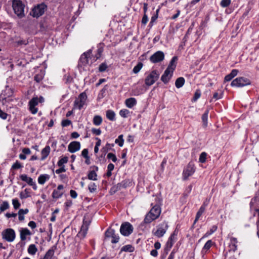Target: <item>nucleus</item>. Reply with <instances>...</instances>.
Segmentation results:
<instances>
[{"label":"nucleus","instance_id":"nucleus-14","mask_svg":"<svg viewBox=\"0 0 259 259\" xmlns=\"http://www.w3.org/2000/svg\"><path fill=\"white\" fill-rule=\"evenodd\" d=\"M131 185L132 183L129 180H124L121 183H119L117 185L113 186L111 189V191H113L114 193H115L117 191H119L122 188H126L130 186Z\"/></svg>","mask_w":259,"mask_h":259},{"label":"nucleus","instance_id":"nucleus-16","mask_svg":"<svg viewBox=\"0 0 259 259\" xmlns=\"http://www.w3.org/2000/svg\"><path fill=\"white\" fill-rule=\"evenodd\" d=\"M105 238H112V243H117L119 241V237L115 234V231L111 228L108 229L105 233Z\"/></svg>","mask_w":259,"mask_h":259},{"label":"nucleus","instance_id":"nucleus-35","mask_svg":"<svg viewBox=\"0 0 259 259\" xmlns=\"http://www.w3.org/2000/svg\"><path fill=\"white\" fill-rule=\"evenodd\" d=\"M88 179L91 180L96 181L97 180V175L95 170L90 171L88 174Z\"/></svg>","mask_w":259,"mask_h":259},{"label":"nucleus","instance_id":"nucleus-51","mask_svg":"<svg viewBox=\"0 0 259 259\" xmlns=\"http://www.w3.org/2000/svg\"><path fill=\"white\" fill-rule=\"evenodd\" d=\"M29 41L28 39H19L15 41V43L18 46L26 45L28 44Z\"/></svg>","mask_w":259,"mask_h":259},{"label":"nucleus","instance_id":"nucleus-24","mask_svg":"<svg viewBox=\"0 0 259 259\" xmlns=\"http://www.w3.org/2000/svg\"><path fill=\"white\" fill-rule=\"evenodd\" d=\"M31 154L30 150L28 148H24L22 149V152L19 154V157L21 160H25L26 157Z\"/></svg>","mask_w":259,"mask_h":259},{"label":"nucleus","instance_id":"nucleus-4","mask_svg":"<svg viewBox=\"0 0 259 259\" xmlns=\"http://www.w3.org/2000/svg\"><path fill=\"white\" fill-rule=\"evenodd\" d=\"M250 84L251 81L249 79L245 77H238L232 80L231 83V86L236 88H242Z\"/></svg>","mask_w":259,"mask_h":259},{"label":"nucleus","instance_id":"nucleus-10","mask_svg":"<svg viewBox=\"0 0 259 259\" xmlns=\"http://www.w3.org/2000/svg\"><path fill=\"white\" fill-rule=\"evenodd\" d=\"M164 54L162 51H158L150 56L149 60L152 63H157L162 62L164 59Z\"/></svg>","mask_w":259,"mask_h":259},{"label":"nucleus","instance_id":"nucleus-64","mask_svg":"<svg viewBox=\"0 0 259 259\" xmlns=\"http://www.w3.org/2000/svg\"><path fill=\"white\" fill-rule=\"evenodd\" d=\"M177 236L176 231H175L172 234H171L170 236L169 237L168 240L171 241L172 242H175L176 240V236Z\"/></svg>","mask_w":259,"mask_h":259},{"label":"nucleus","instance_id":"nucleus-50","mask_svg":"<svg viewBox=\"0 0 259 259\" xmlns=\"http://www.w3.org/2000/svg\"><path fill=\"white\" fill-rule=\"evenodd\" d=\"M54 254V251L53 249H49L46 253L43 259H51Z\"/></svg>","mask_w":259,"mask_h":259},{"label":"nucleus","instance_id":"nucleus-40","mask_svg":"<svg viewBox=\"0 0 259 259\" xmlns=\"http://www.w3.org/2000/svg\"><path fill=\"white\" fill-rule=\"evenodd\" d=\"M9 204L8 201H4L0 205L1 212H3L9 208Z\"/></svg>","mask_w":259,"mask_h":259},{"label":"nucleus","instance_id":"nucleus-43","mask_svg":"<svg viewBox=\"0 0 259 259\" xmlns=\"http://www.w3.org/2000/svg\"><path fill=\"white\" fill-rule=\"evenodd\" d=\"M212 245V241L211 240H208L204 244V245L203 247V249H202V251H206L208 250H209V248L211 247Z\"/></svg>","mask_w":259,"mask_h":259},{"label":"nucleus","instance_id":"nucleus-49","mask_svg":"<svg viewBox=\"0 0 259 259\" xmlns=\"http://www.w3.org/2000/svg\"><path fill=\"white\" fill-rule=\"evenodd\" d=\"M107 158L109 160H112L113 162H116L117 160V157L116 155L112 153H109L107 155Z\"/></svg>","mask_w":259,"mask_h":259},{"label":"nucleus","instance_id":"nucleus-61","mask_svg":"<svg viewBox=\"0 0 259 259\" xmlns=\"http://www.w3.org/2000/svg\"><path fill=\"white\" fill-rule=\"evenodd\" d=\"M92 133L94 135L99 136L101 134V130L100 128H92L91 130Z\"/></svg>","mask_w":259,"mask_h":259},{"label":"nucleus","instance_id":"nucleus-57","mask_svg":"<svg viewBox=\"0 0 259 259\" xmlns=\"http://www.w3.org/2000/svg\"><path fill=\"white\" fill-rule=\"evenodd\" d=\"M12 203L14 206V208L15 209H17L19 208L20 206V203H19V201L17 199H14L12 200Z\"/></svg>","mask_w":259,"mask_h":259},{"label":"nucleus","instance_id":"nucleus-9","mask_svg":"<svg viewBox=\"0 0 259 259\" xmlns=\"http://www.w3.org/2000/svg\"><path fill=\"white\" fill-rule=\"evenodd\" d=\"M47 6L44 3L34 6L33 7V17L37 18L42 16L47 10Z\"/></svg>","mask_w":259,"mask_h":259},{"label":"nucleus","instance_id":"nucleus-12","mask_svg":"<svg viewBox=\"0 0 259 259\" xmlns=\"http://www.w3.org/2000/svg\"><path fill=\"white\" fill-rule=\"evenodd\" d=\"M3 238L8 242L13 241L15 238V233L12 229H7L2 233Z\"/></svg>","mask_w":259,"mask_h":259},{"label":"nucleus","instance_id":"nucleus-26","mask_svg":"<svg viewBox=\"0 0 259 259\" xmlns=\"http://www.w3.org/2000/svg\"><path fill=\"white\" fill-rule=\"evenodd\" d=\"M50 178V176L48 174L40 175L38 178V182L40 185H43Z\"/></svg>","mask_w":259,"mask_h":259},{"label":"nucleus","instance_id":"nucleus-17","mask_svg":"<svg viewBox=\"0 0 259 259\" xmlns=\"http://www.w3.org/2000/svg\"><path fill=\"white\" fill-rule=\"evenodd\" d=\"M50 152V147L49 146H46L41 151L40 156L37 157L35 155H33V160H44L49 154Z\"/></svg>","mask_w":259,"mask_h":259},{"label":"nucleus","instance_id":"nucleus-44","mask_svg":"<svg viewBox=\"0 0 259 259\" xmlns=\"http://www.w3.org/2000/svg\"><path fill=\"white\" fill-rule=\"evenodd\" d=\"M114 144L107 143L106 146L101 149V151L104 153H107L108 150L111 149L112 147H114Z\"/></svg>","mask_w":259,"mask_h":259},{"label":"nucleus","instance_id":"nucleus-5","mask_svg":"<svg viewBox=\"0 0 259 259\" xmlns=\"http://www.w3.org/2000/svg\"><path fill=\"white\" fill-rule=\"evenodd\" d=\"M159 73L157 70H152L145 78V84L147 86H151L159 78Z\"/></svg>","mask_w":259,"mask_h":259},{"label":"nucleus","instance_id":"nucleus-25","mask_svg":"<svg viewBox=\"0 0 259 259\" xmlns=\"http://www.w3.org/2000/svg\"><path fill=\"white\" fill-rule=\"evenodd\" d=\"M209 113V110L206 109L204 113L202 114L201 119L202 121V126L206 128L208 124V115Z\"/></svg>","mask_w":259,"mask_h":259},{"label":"nucleus","instance_id":"nucleus-7","mask_svg":"<svg viewBox=\"0 0 259 259\" xmlns=\"http://www.w3.org/2000/svg\"><path fill=\"white\" fill-rule=\"evenodd\" d=\"M168 227V226L167 223L165 221H164L162 223L159 224L157 226V229L155 231H152L153 234L155 236L158 238H160L162 237L166 233Z\"/></svg>","mask_w":259,"mask_h":259},{"label":"nucleus","instance_id":"nucleus-60","mask_svg":"<svg viewBox=\"0 0 259 259\" xmlns=\"http://www.w3.org/2000/svg\"><path fill=\"white\" fill-rule=\"evenodd\" d=\"M159 12V8L156 10L155 13L152 16V17L151 18V20L152 21V22H155L156 21V20L157 19L158 17Z\"/></svg>","mask_w":259,"mask_h":259},{"label":"nucleus","instance_id":"nucleus-27","mask_svg":"<svg viewBox=\"0 0 259 259\" xmlns=\"http://www.w3.org/2000/svg\"><path fill=\"white\" fill-rule=\"evenodd\" d=\"M106 117L110 121L115 120V113L112 110H108L106 113Z\"/></svg>","mask_w":259,"mask_h":259},{"label":"nucleus","instance_id":"nucleus-36","mask_svg":"<svg viewBox=\"0 0 259 259\" xmlns=\"http://www.w3.org/2000/svg\"><path fill=\"white\" fill-rule=\"evenodd\" d=\"M108 89L107 84L104 85L103 88L100 91L98 94V98L100 99L103 98L105 96V93Z\"/></svg>","mask_w":259,"mask_h":259},{"label":"nucleus","instance_id":"nucleus-48","mask_svg":"<svg viewBox=\"0 0 259 259\" xmlns=\"http://www.w3.org/2000/svg\"><path fill=\"white\" fill-rule=\"evenodd\" d=\"M174 244V242H172L171 241L168 240L167 242H166L164 250L166 251V253H167V252L170 249V248L172 247L173 244Z\"/></svg>","mask_w":259,"mask_h":259},{"label":"nucleus","instance_id":"nucleus-15","mask_svg":"<svg viewBox=\"0 0 259 259\" xmlns=\"http://www.w3.org/2000/svg\"><path fill=\"white\" fill-rule=\"evenodd\" d=\"M104 45L103 43H100L97 45V50L95 55L94 56H92L91 59H92V61H91L90 65L101 57L104 51Z\"/></svg>","mask_w":259,"mask_h":259},{"label":"nucleus","instance_id":"nucleus-31","mask_svg":"<svg viewBox=\"0 0 259 259\" xmlns=\"http://www.w3.org/2000/svg\"><path fill=\"white\" fill-rule=\"evenodd\" d=\"M205 206L204 205H202L200 208H199V210L198 211V212H197L196 213V218H195V219L194 220V223H196V222L198 221V220H199V218L201 216V215L202 214V213L204 212L205 211Z\"/></svg>","mask_w":259,"mask_h":259},{"label":"nucleus","instance_id":"nucleus-37","mask_svg":"<svg viewBox=\"0 0 259 259\" xmlns=\"http://www.w3.org/2000/svg\"><path fill=\"white\" fill-rule=\"evenodd\" d=\"M130 112L126 109H123L120 110L119 115L123 118H127L130 115Z\"/></svg>","mask_w":259,"mask_h":259},{"label":"nucleus","instance_id":"nucleus-33","mask_svg":"<svg viewBox=\"0 0 259 259\" xmlns=\"http://www.w3.org/2000/svg\"><path fill=\"white\" fill-rule=\"evenodd\" d=\"M63 194V192L58 190V189H55L52 193V197L55 199H58L61 197Z\"/></svg>","mask_w":259,"mask_h":259},{"label":"nucleus","instance_id":"nucleus-29","mask_svg":"<svg viewBox=\"0 0 259 259\" xmlns=\"http://www.w3.org/2000/svg\"><path fill=\"white\" fill-rule=\"evenodd\" d=\"M103 119L101 116L95 115L93 120V124L96 126H99L102 123Z\"/></svg>","mask_w":259,"mask_h":259},{"label":"nucleus","instance_id":"nucleus-19","mask_svg":"<svg viewBox=\"0 0 259 259\" xmlns=\"http://www.w3.org/2000/svg\"><path fill=\"white\" fill-rule=\"evenodd\" d=\"M173 73L170 72L168 69H165L163 74L161 77V80L164 83L167 84L171 79Z\"/></svg>","mask_w":259,"mask_h":259},{"label":"nucleus","instance_id":"nucleus-11","mask_svg":"<svg viewBox=\"0 0 259 259\" xmlns=\"http://www.w3.org/2000/svg\"><path fill=\"white\" fill-rule=\"evenodd\" d=\"M133 231V227L132 225L128 222H125L123 223L120 229L121 234L124 236H128L131 234Z\"/></svg>","mask_w":259,"mask_h":259},{"label":"nucleus","instance_id":"nucleus-30","mask_svg":"<svg viewBox=\"0 0 259 259\" xmlns=\"http://www.w3.org/2000/svg\"><path fill=\"white\" fill-rule=\"evenodd\" d=\"M30 234H31V232L29 230H28L26 228L23 229L22 230H21V233H20L21 239L23 241L25 240L26 238V235H30Z\"/></svg>","mask_w":259,"mask_h":259},{"label":"nucleus","instance_id":"nucleus-22","mask_svg":"<svg viewBox=\"0 0 259 259\" xmlns=\"http://www.w3.org/2000/svg\"><path fill=\"white\" fill-rule=\"evenodd\" d=\"M178 60V58L177 56L173 57L170 60L166 69H168V70H169L170 72L173 73L174 70L176 69Z\"/></svg>","mask_w":259,"mask_h":259},{"label":"nucleus","instance_id":"nucleus-21","mask_svg":"<svg viewBox=\"0 0 259 259\" xmlns=\"http://www.w3.org/2000/svg\"><path fill=\"white\" fill-rule=\"evenodd\" d=\"M20 26L26 32H29L31 28L32 23L30 19L27 18L26 20H23L20 23Z\"/></svg>","mask_w":259,"mask_h":259},{"label":"nucleus","instance_id":"nucleus-2","mask_svg":"<svg viewBox=\"0 0 259 259\" xmlns=\"http://www.w3.org/2000/svg\"><path fill=\"white\" fill-rule=\"evenodd\" d=\"M25 5L21 0H13L12 8L15 14L21 18L25 16L24 9Z\"/></svg>","mask_w":259,"mask_h":259},{"label":"nucleus","instance_id":"nucleus-41","mask_svg":"<svg viewBox=\"0 0 259 259\" xmlns=\"http://www.w3.org/2000/svg\"><path fill=\"white\" fill-rule=\"evenodd\" d=\"M114 165L112 163H110L108 165L107 171L106 174V176L107 177H110L111 176V171L114 169Z\"/></svg>","mask_w":259,"mask_h":259},{"label":"nucleus","instance_id":"nucleus-45","mask_svg":"<svg viewBox=\"0 0 259 259\" xmlns=\"http://www.w3.org/2000/svg\"><path fill=\"white\" fill-rule=\"evenodd\" d=\"M89 151L88 149H84L81 152V155L85 158V162H89L90 157L88 155Z\"/></svg>","mask_w":259,"mask_h":259},{"label":"nucleus","instance_id":"nucleus-18","mask_svg":"<svg viewBox=\"0 0 259 259\" xmlns=\"http://www.w3.org/2000/svg\"><path fill=\"white\" fill-rule=\"evenodd\" d=\"M80 148V143L77 141L71 142L68 146V150L71 153H74L78 151Z\"/></svg>","mask_w":259,"mask_h":259},{"label":"nucleus","instance_id":"nucleus-47","mask_svg":"<svg viewBox=\"0 0 259 259\" xmlns=\"http://www.w3.org/2000/svg\"><path fill=\"white\" fill-rule=\"evenodd\" d=\"M108 66L106 62L102 63L99 66V71L103 72L106 70Z\"/></svg>","mask_w":259,"mask_h":259},{"label":"nucleus","instance_id":"nucleus-20","mask_svg":"<svg viewBox=\"0 0 259 259\" xmlns=\"http://www.w3.org/2000/svg\"><path fill=\"white\" fill-rule=\"evenodd\" d=\"M90 225V222L83 220V224L81 227L80 231L78 232V235L81 237L84 238L87 233L88 227Z\"/></svg>","mask_w":259,"mask_h":259},{"label":"nucleus","instance_id":"nucleus-39","mask_svg":"<svg viewBox=\"0 0 259 259\" xmlns=\"http://www.w3.org/2000/svg\"><path fill=\"white\" fill-rule=\"evenodd\" d=\"M143 64L142 62H138V64L134 67L133 71L134 73H138L142 69Z\"/></svg>","mask_w":259,"mask_h":259},{"label":"nucleus","instance_id":"nucleus-58","mask_svg":"<svg viewBox=\"0 0 259 259\" xmlns=\"http://www.w3.org/2000/svg\"><path fill=\"white\" fill-rule=\"evenodd\" d=\"M71 124V121L69 119H64L61 122V125L63 127H66Z\"/></svg>","mask_w":259,"mask_h":259},{"label":"nucleus","instance_id":"nucleus-54","mask_svg":"<svg viewBox=\"0 0 259 259\" xmlns=\"http://www.w3.org/2000/svg\"><path fill=\"white\" fill-rule=\"evenodd\" d=\"M201 96V91L199 90H197L194 93V96L193 97L192 101H196Z\"/></svg>","mask_w":259,"mask_h":259},{"label":"nucleus","instance_id":"nucleus-59","mask_svg":"<svg viewBox=\"0 0 259 259\" xmlns=\"http://www.w3.org/2000/svg\"><path fill=\"white\" fill-rule=\"evenodd\" d=\"M217 229V227L216 226H213L212 228L205 234V236H208L211 234H212L214 232H215Z\"/></svg>","mask_w":259,"mask_h":259},{"label":"nucleus","instance_id":"nucleus-34","mask_svg":"<svg viewBox=\"0 0 259 259\" xmlns=\"http://www.w3.org/2000/svg\"><path fill=\"white\" fill-rule=\"evenodd\" d=\"M115 143L118 144L119 146L122 147L124 144V139L123 135H119L115 140Z\"/></svg>","mask_w":259,"mask_h":259},{"label":"nucleus","instance_id":"nucleus-42","mask_svg":"<svg viewBox=\"0 0 259 259\" xmlns=\"http://www.w3.org/2000/svg\"><path fill=\"white\" fill-rule=\"evenodd\" d=\"M20 198L21 199L25 198L31 196V193L27 189H26L24 192H22L20 194Z\"/></svg>","mask_w":259,"mask_h":259},{"label":"nucleus","instance_id":"nucleus-32","mask_svg":"<svg viewBox=\"0 0 259 259\" xmlns=\"http://www.w3.org/2000/svg\"><path fill=\"white\" fill-rule=\"evenodd\" d=\"M134 251V247L130 244L125 245L123 246L120 250V252L122 251H125V252H132Z\"/></svg>","mask_w":259,"mask_h":259},{"label":"nucleus","instance_id":"nucleus-6","mask_svg":"<svg viewBox=\"0 0 259 259\" xmlns=\"http://www.w3.org/2000/svg\"><path fill=\"white\" fill-rule=\"evenodd\" d=\"M87 100V95L86 93L84 92L80 93L78 96V98H77L74 102L73 109H81L85 104Z\"/></svg>","mask_w":259,"mask_h":259},{"label":"nucleus","instance_id":"nucleus-53","mask_svg":"<svg viewBox=\"0 0 259 259\" xmlns=\"http://www.w3.org/2000/svg\"><path fill=\"white\" fill-rule=\"evenodd\" d=\"M89 190L90 192L94 193L97 191V186L94 183H92L89 185Z\"/></svg>","mask_w":259,"mask_h":259},{"label":"nucleus","instance_id":"nucleus-23","mask_svg":"<svg viewBox=\"0 0 259 259\" xmlns=\"http://www.w3.org/2000/svg\"><path fill=\"white\" fill-rule=\"evenodd\" d=\"M137 103V100L135 98H129L125 100V104L129 108H132Z\"/></svg>","mask_w":259,"mask_h":259},{"label":"nucleus","instance_id":"nucleus-13","mask_svg":"<svg viewBox=\"0 0 259 259\" xmlns=\"http://www.w3.org/2000/svg\"><path fill=\"white\" fill-rule=\"evenodd\" d=\"M195 171V168L193 163H189L187 166L184 169L183 176V180H187L188 178L192 175Z\"/></svg>","mask_w":259,"mask_h":259},{"label":"nucleus","instance_id":"nucleus-52","mask_svg":"<svg viewBox=\"0 0 259 259\" xmlns=\"http://www.w3.org/2000/svg\"><path fill=\"white\" fill-rule=\"evenodd\" d=\"M58 166L60 167L59 168L56 170V172L57 174H60L62 172L65 171V169L64 168V166L63 165L64 163H57Z\"/></svg>","mask_w":259,"mask_h":259},{"label":"nucleus","instance_id":"nucleus-63","mask_svg":"<svg viewBox=\"0 0 259 259\" xmlns=\"http://www.w3.org/2000/svg\"><path fill=\"white\" fill-rule=\"evenodd\" d=\"M8 115L0 109V117L3 119H6Z\"/></svg>","mask_w":259,"mask_h":259},{"label":"nucleus","instance_id":"nucleus-3","mask_svg":"<svg viewBox=\"0 0 259 259\" xmlns=\"http://www.w3.org/2000/svg\"><path fill=\"white\" fill-rule=\"evenodd\" d=\"M92 54V50L90 49L88 51L83 53L80 56L78 63V67L79 69L83 68L89 63V58L91 59V55Z\"/></svg>","mask_w":259,"mask_h":259},{"label":"nucleus","instance_id":"nucleus-28","mask_svg":"<svg viewBox=\"0 0 259 259\" xmlns=\"http://www.w3.org/2000/svg\"><path fill=\"white\" fill-rule=\"evenodd\" d=\"M185 82V79L183 77H178L175 82V85L176 88L179 89L182 88Z\"/></svg>","mask_w":259,"mask_h":259},{"label":"nucleus","instance_id":"nucleus-8","mask_svg":"<svg viewBox=\"0 0 259 259\" xmlns=\"http://www.w3.org/2000/svg\"><path fill=\"white\" fill-rule=\"evenodd\" d=\"M34 69H35L34 72L35 73L34 80L36 82L39 83L43 79L45 75V67L44 65H41L36 68L34 67Z\"/></svg>","mask_w":259,"mask_h":259},{"label":"nucleus","instance_id":"nucleus-56","mask_svg":"<svg viewBox=\"0 0 259 259\" xmlns=\"http://www.w3.org/2000/svg\"><path fill=\"white\" fill-rule=\"evenodd\" d=\"M207 156V153L205 152H203L201 153L199 159V162H205Z\"/></svg>","mask_w":259,"mask_h":259},{"label":"nucleus","instance_id":"nucleus-55","mask_svg":"<svg viewBox=\"0 0 259 259\" xmlns=\"http://www.w3.org/2000/svg\"><path fill=\"white\" fill-rule=\"evenodd\" d=\"M223 97V93L221 91V93L219 94L217 92H215L213 95V98L215 100L222 99Z\"/></svg>","mask_w":259,"mask_h":259},{"label":"nucleus","instance_id":"nucleus-1","mask_svg":"<svg viewBox=\"0 0 259 259\" xmlns=\"http://www.w3.org/2000/svg\"><path fill=\"white\" fill-rule=\"evenodd\" d=\"M161 213V208L158 205H155L148 212L142 224H149L159 218Z\"/></svg>","mask_w":259,"mask_h":259},{"label":"nucleus","instance_id":"nucleus-46","mask_svg":"<svg viewBox=\"0 0 259 259\" xmlns=\"http://www.w3.org/2000/svg\"><path fill=\"white\" fill-rule=\"evenodd\" d=\"M231 0H222L220 2V6L222 8H226L230 5Z\"/></svg>","mask_w":259,"mask_h":259},{"label":"nucleus","instance_id":"nucleus-38","mask_svg":"<svg viewBox=\"0 0 259 259\" xmlns=\"http://www.w3.org/2000/svg\"><path fill=\"white\" fill-rule=\"evenodd\" d=\"M21 179L23 181L27 182V183L30 185L32 186V179L31 178H28L27 176L26 175H22L20 176Z\"/></svg>","mask_w":259,"mask_h":259},{"label":"nucleus","instance_id":"nucleus-62","mask_svg":"<svg viewBox=\"0 0 259 259\" xmlns=\"http://www.w3.org/2000/svg\"><path fill=\"white\" fill-rule=\"evenodd\" d=\"M148 21V17L147 14H144L142 19L141 23L143 25H145Z\"/></svg>","mask_w":259,"mask_h":259}]
</instances>
